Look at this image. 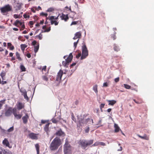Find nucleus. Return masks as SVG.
Segmentation results:
<instances>
[{
  "mask_svg": "<svg viewBox=\"0 0 154 154\" xmlns=\"http://www.w3.org/2000/svg\"><path fill=\"white\" fill-rule=\"evenodd\" d=\"M61 144L60 139L56 137L52 140L49 146L51 150L54 151L57 150Z\"/></svg>",
  "mask_w": 154,
  "mask_h": 154,
  "instance_id": "nucleus-1",
  "label": "nucleus"
},
{
  "mask_svg": "<svg viewBox=\"0 0 154 154\" xmlns=\"http://www.w3.org/2000/svg\"><path fill=\"white\" fill-rule=\"evenodd\" d=\"M93 140H91L87 141L86 140H80L78 142L79 144L81 146L82 149H85L88 146L93 144Z\"/></svg>",
  "mask_w": 154,
  "mask_h": 154,
  "instance_id": "nucleus-2",
  "label": "nucleus"
},
{
  "mask_svg": "<svg viewBox=\"0 0 154 154\" xmlns=\"http://www.w3.org/2000/svg\"><path fill=\"white\" fill-rule=\"evenodd\" d=\"M87 115H81L78 118L79 122L81 126H85L86 125L90 119L89 118H86Z\"/></svg>",
  "mask_w": 154,
  "mask_h": 154,
  "instance_id": "nucleus-3",
  "label": "nucleus"
},
{
  "mask_svg": "<svg viewBox=\"0 0 154 154\" xmlns=\"http://www.w3.org/2000/svg\"><path fill=\"white\" fill-rule=\"evenodd\" d=\"M0 10L1 13L3 14L12 11V7L9 4H7L1 8Z\"/></svg>",
  "mask_w": 154,
  "mask_h": 154,
  "instance_id": "nucleus-4",
  "label": "nucleus"
},
{
  "mask_svg": "<svg viewBox=\"0 0 154 154\" xmlns=\"http://www.w3.org/2000/svg\"><path fill=\"white\" fill-rule=\"evenodd\" d=\"M64 154H71V146L69 144L68 141H66L64 145Z\"/></svg>",
  "mask_w": 154,
  "mask_h": 154,
  "instance_id": "nucleus-5",
  "label": "nucleus"
},
{
  "mask_svg": "<svg viewBox=\"0 0 154 154\" xmlns=\"http://www.w3.org/2000/svg\"><path fill=\"white\" fill-rule=\"evenodd\" d=\"M82 55L81 57V60L85 59L88 56V51L85 45L82 47Z\"/></svg>",
  "mask_w": 154,
  "mask_h": 154,
  "instance_id": "nucleus-6",
  "label": "nucleus"
},
{
  "mask_svg": "<svg viewBox=\"0 0 154 154\" xmlns=\"http://www.w3.org/2000/svg\"><path fill=\"white\" fill-rule=\"evenodd\" d=\"M73 58L72 53H70L68 57L65 59V61L62 62V65L64 66L67 67L69 63L72 61Z\"/></svg>",
  "mask_w": 154,
  "mask_h": 154,
  "instance_id": "nucleus-7",
  "label": "nucleus"
},
{
  "mask_svg": "<svg viewBox=\"0 0 154 154\" xmlns=\"http://www.w3.org/2000/svg\"><path fill=\"white\" fill-rule=\"evenodd\" d=\"M14 108L12 107H8L5 109L4 114L5 116H10L12 113L14 114Z\"/></svg>",
  "mask_w": 154,
  "mask_h": 154,
  "instance_id": "nucleus-8",
  "label": "nucleus"
},
{
  "mask_svg": "<svg viewBox=\"0 0 154 154\" xmlns=\"http://www.w3.org/2000/svg\"><path fill=\"white\" fill-rule=\"evenodd\" d=\"M66 74V72H63V71L61 69H60L57 73L56 78V81L57 82L60 81L61 80L63 74Z\"/></svg>",
  "mask_w": 154,
  "mask_h": 154,
  "instance_id": "nucleus-9",
  "label": "nucleus"
},
{
  "mask_svg": "<svg viewBox=\"0 0 154 154\" xmlns=\"http://www.w3.org/2000/svg\"><path fill=\"white\" fill-rule=\"evenodd\" d=\"M17 109L15 108H14V115L15 117L17 119H19L21 118L22 117V115L21 114H17Z\"/></svg>",
  "mask_w": 154,
  "mask_h": 154,
  "instance_id": "nucleus-10",
  "label": "nucleus"
},
{
  "mask_svg": "<svg viewBox=\"0 0 154 154\" xmlns=\"http://www.w3.org/2000/svg\"><path fill=\"white\" fill-rule=\"evenodd\" d=\"M38 134L31 133L29 134V137L32 139L37 140L38 139Z\"/></svg>",
  "mask_w": 154,
  "mask_h": 154,
  "instance_id": "nucleus-11",
  "label": "nucleus"
},
{
  "mask_svg": "<svg viewBox=\"0 0 154 154\" xmlns=\"http://www.w3.org/2000/svg\"><path fill=\"white\" fill-rule=\"evenodd\" d=\"M17 108L18 110H20L24 107V104L20 102H18L16 104Z\"/></svg>",
  "mask_w": 154,
  "mask_h": 154,
  "instance_id": "nucleus-12",
  "label": "nucleus"
},
{
  "mask_svg": "<svg viewBox=\"0 0 154 154\" xmlns=\"http://www.w3.org/2000/svg\"><path fill=\"white\" fill-rule=\"evenodd\" d=\"M55 134L58 136H64L65 135L64 133L61 129L57 131Z\"/></svg>",
  "mask_w": 154,
  "mask_h": 154,
  "instance_id": "nucleus-13",
  "label": "nucleus"
},
{
  "mask_svg": "<svg viewBox=\"0 0 154 154\" xmlns=\"http://www.w3.org/2000/svg\"><path fill=\"white\" fill-rule=\"evenodd\" d=\"M29 118V116L27 114H26L25 116L22 117V119L24 124H26L27 123Z\"/></svg>",
  "mask_w": 154,
  "mask_h": 154,
  "instance_id": "nucleus-14",
  "label": "nucleus"
},
{
  "mask_svg": "<svg viewBox=\"0 0 154 154\" xmlns=\"http://www.w3.org/2000/svg\"><path fill=\"white\" fill-rule=\"evenodd\" d=\"M60 17L62 20H63L66 21L69 19V17L67 15H65L63 14H62L61 16H60Z\"/></svg>",
  "mask_w": 154,
  "mask_h": 154,
  "instance_id": "nucleus-15",
  "label": "nucleus"
},
{
  "mask_svg": "<svg viewBox=\"0 0 154 154\" xmlns=\"http://www.w3.org/2000/svg\"><path fill=\"white\" fill-rule=\"evenodd\" d=\"M81 33L80 32H78L75 34V36L73 39H76L78 38H80L81 37Z\"/></svg>",
  "mask_w": 154,
  "mask_h": 154,
  "instance_id": "nucleus-16",
  "label": "nucleus"
},
{
  "mask_svg": "<svg viewBox=\"0 0 154 154\" xmlns=\"http://www.w3.org/2000/svg\"><path fill=\"white\" fill-rule=\"evenodd\" d=\"M47 19H49L51 21V25L53 24L55 22L56 20H54V16H49L48 17H47Z\"/></svg>",
  "mask_w": 154,
  "mask_h": 154,
  "instance_id": "nucleus-17",
  "label": "nucleus"
},
{
  "mask_svg": "<svg viewBox=\"0 0 154 154\" xmlns=\"http://www.w3.org/2000/svg\"><path fill=\"white\" fill-rule=\"evenodd\" d=\"M2 143L4 145H5L6 146L10 147L9 146L10 144L7 139L5 138L2 141Z\"/></svg>",
  "mask_w": 154,
  "mask_h": 154,
  "instance_id": "nucleus-18",
  "label": "nucleus"
},
{
  "mask_svg": "<svg viewBox=\"0 0 154 154\" xmlns=\"http://www.w3.org/2000/svg\"><path fill=\"white\" fill-rule=\"evenodd\" d=\"M137 136L139 137L142 139L147 140H149V137L146 134H144L143 136H142L139 135H138Z\"/></svg>",
  "mask_w": 154,
  "mask_h": 154,
  "instance_id": "nucleus-19",
  "label": "nucleus"
},
{
  "mask_svg": "<svg viewBox=\"0 0 154 154\" xmlns=\"http://www.w3.org/2000/svg\"><path fill=\"white\" fill-rule=\"evenodd\" d=\"M6 75V72L4 71H2L0 74V75L2 77V80H5V79L6 77L5 75Z\"/></svg>",
  "mask_w": 154,
  "mask_h": 154,
  "instance_id": "nucleus-20",
  "label": "nucleus"
},
{
  "mask_svg": "<svg viewBox=\"0 0 154 154\" xmlns=\"http://www.w3.org/2000/svg\"><path fill=\"white\" fill-rule=\"evenodd\" d=\"M50 125L49 123H48L46 124L44 128V130L48 134V132L49 131V125Z\"/></svg>",
  "mask_w": 154,
  "mask_h": 154,
  "instance_id": "nucleus-21",
  "label": "nucleus"
},
{
  "mask_svg": "<svg viewBox=\"0 0 154 154\" xmlns=\"http://www.w3.org/2000/svg\"><path fill=\"white\" fill-rule=\"evenodd\" d=\"M60 117H57V119L55 118H53L51 119V121L53 123L56 124L57 123L59 120H60Z\"/></svg>",
  "mask_w": 154,
  "mask_h": 154,
  "instance_id": "nucleus-22",
  "label": "nucleus"
},
{
  "mask_svg": "<svg viewBox=\"0 0 154 154\" xmlns=\"http://www.w3.org/2000/svg\"><path fill=\"white\" fill-rule=\"evenodd\" d=\"M35 147L37 152V154H39L40 146L38 143H36L35 145Z\"/></svg>",
  "mask_w": 154,
  "mask_h": 154,
  "instance_id": "nucleus-23",
  "label": "nucleus"
},
{
  "mask_svg": "<svg viewBox=\"0 0 154 154\" xmlns=\"http://www.w3.org/2000/svg\"><path fill=\"white\" fill-rule=\"evenodd\" d=\"M114 127L115 128V132H118L120 130L122 132V131L120 129L119 127L117 125L115 124L114 125Z\"/></svg>",
  "mask_w": 154,
  "mask_h": 154,
  "instance_id": "nucleus-24",
  "label": "nucleus"
},
{
  "mask_svg": "<svg viewBox=\"0 0 154 154\" xmlns=\"http://www.w3.org/2000/svg\"><path fill=\"white\" fill-rule=\"evenodd\" d=\"M81 21L80 20H78L77 21H73L72 22L71 26L72 25H75L76 24H80L81 23Z\"/></svg>",
  "mask_w": 154,
  "mask_h": 154,
  "instance_id": "nucleus-25",
  "label": "nucleus"
},
{
  "mask_svg": "<svg viewBox=\"0 0 154 154\" xmlns=\"http://www.w3.org/2000/svg\"><path fill=\"white\" fill-rule=\"evenodd\" d=\"M109 105L113 106L116 103V101L115 100H108Z\"/></svg>",
  "mask_w": 154,
  "mask_h": 154,
  "instance_id": "nucleus-26",
  "label": "nucleus"
},
{
  "mask_svg": "<svg viewBox=\"0 0 154 154\" xmlns=\"http://www.w3.org/2000/svg\"><path fill=\"white\" fill-rule=\"evenodd\" d=\"M4 154H12V152L9 150L4 149L3 151Z\"/></svg>",
  "mask_w": 154,
  "mask_h": 154,
  "instance_id": "nucleus-27",
  "label": "nucleus"
},
{
  "mask_svg": "<svg viewBox=\"0 0 154 154\" xmlns=\"http://www.w3.org/2000/svg\"><path fill=\"white\" fill-rule=\"evenodd\" d=\"M27 45L25 44H22L20 45V47L21 50L23 51H24L25 48H26Z\"/></svg>",
  "mask_w": 154,
  "mask_h": 154,
  "instance_id": "nucleus-28",
  "label": "nucleus"
},
{
  "mask_svg": "<svg viewBox=\"0 0 154 154\" xmlns=\"http://www.w3.org/2000/svg\"><path fill=\"white\" fill-rule=\"evenodd\" d=\"M20 23V21L17 20L13 24L16 26L19 27V23Z\"/></svg>",
  "mask_w": 154,
  "mask_h": 154,
  "instance_id": "nucleus-29",
  "label": "nucleus"
},
{
  "mask_svg": "<svg viewBox=\"0 0 154 154\" xmlns=\"http://www.w3.org/2000/svg\"><path fill=\"white\" fill-rule=\"evenodd\" d=\"M16 55L17 58L18 59L19 61L22 60V59L20 57V54L18 52H17L16 53Z\"/></svg>",
  "mask_w": 154,
  "mask_h": 154,
  "instance_id": "nucleus-30",
  "label": "nucleus"
},
{
  "mask_svg": "<svg viewBox=\"0 0 154 154\" xmlns=\"http://www.w3.org/2000/svg\"><path fill=\"white\" fill-rule=\"evenodd\" d=\"M5 99L0 101V109H1L3 105L5 103Z\"/></svg>",
  "mask_w": 154,
  "mask_h": 154,
  "instance_id": "nucleus-31",
  "label": "nucleus"
},
{
  "mask_svg": "<svg viewBox=\"0 0 154 154\" xmlns=\"http://www.w3.org/2000/svg\"><path fill=\"white\" fill-rule=\"evenodd\" d=\"M39 48V45L38 44L37 45L34 46V52L36 53L38 51Z\"/></svg>",
  "mask_w": 154,
  "mask_h": 154,
  "instance_id": "nucleus-32",
  "label": "nucleus"
},
{
  "mask_svg": "<svg viewBox=\"0 0 154 154\" xmlns=\"http://www.w3.org/2000/svg\"><path fill=\"white\" fill-rule=\"evenodd\" d=\"M42 78L46 82H48V77L47 76V75H43L42 76Z\"/></svg>",
  "mask_w": 154,
  "mask_h": 154,
  "instance_id": "nucleus-33",
  "label": "nucleus"
},
{
  "mask_svg": "<svg viewBox=\"0 0 154 154\" xmlns=\"http://www.w3.org/2000/svg\"><path fill=\"white\" fill-rule=\"evenodd\" d=\"M20 69L22 72H25L26 70V69L24 66L23 65H21L20 66Z\"/></svg>",
  "mask_w": 154,
  "mask_h": 154,
  "instance_id": "nucleus-34",
  "label": "nucleus"
},
{
  "mask_svg": "<svg viewBox=\"0 0 154 154\" xmlns=\"http://www.w3.org/2000/svg\"><path fill=\"white\" fill-rule=\"evenodd\" d=\"M20 92L22 93V95L24 94H25V93H27L26 91L23 88H21L20 90Z\"/></svg>",
  "mask_w": 154,
  "mask_h": 154,
  "instance_id": "nucleus-35",
  "label": "nucleus"
},
{
  "mask_svg": "<svg viewBox=\"0 0 154 154\" xmlns=\"http://www.w3.org/2000/svg\"><path fill=\"white\" fill-rule=\"evenodd\" d=\"M114 49L115 51H118L120 50L119 47L117 46L116 45H114Z\"/></svg>",
  "mask_w": 154,
  "mask_h": 154,
  "instance_id": "nucleus-36",
  "label": "nucleus"
},
{
  "mask_svg": "<svg viewBox=\"0 0 154 154\" xmlns=\"http://www.w3.org/2000/svg\"><path fill=\"white\" fill-rule=\"evenodd\" d=\"M97 85H94L93 87V90L96 93H97L98 92V91L97 90Z\"/></svg>",
  "mask_w": 154,
  "mask_h": 154,
  "instance_id": "nucleus-37",
  "label": "nucleus"
},
{
  "mask_svg": "<svg viewBox=\"0 0 154 154\" xmlns=\"http://www.w3.org/2000/svg\"><path fill=\"white\" fill-rule=\"evenodd\" d=\"M124 87L127 89H130L131 88V86L127 84H124Z\"/></svg>",
  "mask_w": 154,
  "mask_h": 154,
  "instance_id": "nucleus-38",
  "label": "nucleus"
},
{
  "mask_svg": "<svg viewBox=\"0 0 154 154\" xmlns=\"http://www.w3.org/2000/svg\"><path fill=\"white\" fill-rule=\"evenodd\" d=\"M23 95V96L24 98L26 99L27 101H28L29 100V98L28 97L27 95V93H25V94H24Z\"/></svg>",
  "mask_w": 154,
  "mask_h": 154,
  "instance_id": "nucleus-39",
  "label": "nucleus"
},
{
  "mask_svg": "<svg viewBox=\"0 0 154 154\" xmlns=\"http://www.w3.org/2000/svg\"><path fill=\"white\" fill-rule=\"evenodd\" d=\"M14 130V127L12 126L10 128L8 129V132H11L13 131Z\"/></svg>",
  "mask_w": 154,
  "mask_h": 154,
  "instance_id": "nucleus-40",
  "label": "nucleus"
},
{
  "mask_svg": "<svg viewBox=\"0 0 154 154\" xmlns=\"http://www.w3.org/2000/svg\"><path fill=\"white\" fill-rule=\"evenodd\" d=\"M42 34L41 33H40L39 35H37L36 36V37H38V39L39 40H41L42 39Z\"/></svg>",
  "mask_w": 154,
  "mask_h": 154,
  "instance_id": "nucleus-41",
  "label": "nucleus"
},
{
  "mask_svg": "<svg viewBox=\"0 0 154 154\" xmlns=\"http://www.w3.org/2000/svg\"><path fill=\"white\" fill-rule=\"evenodd\" d=\"M16 7L18 10H20L21 8V5L20 4L18 3L16 5Z\"/></svg>",
  "mask_w": 154,
  "mask_h": 154,
  "instance_id": "nucleus-42",
  "label": "nucleus"
},
{
  "mask_svg": "<svg viewBox=\"0 0 154 154\" xmlns=\"http://www.w3.org/2000/svg\"><path fill=\"white\" fill-rule=\"evenodd\" d=\"M134 101L137 104H140L142 103V100H140L139 101H137L136 100L134 99Z\"/></svg>",
  "mask_w": 154,
  "mask_h": 154,
  "instance_id": "nucleus-43",
  "label": "nucleus"
},
{
  "mask_svg": "<svg viewBox=\"0 0 154 154\" xmlns=\"http://www.w3.org/2000/svg\"><path fill=\"white\" fill-rule=\"evenodd\" d=\"M54 9L52 8H50L48 9L47 11L49 12H51L54 11Z\"/></svg>",
  "mask_w": 154,
  "mask_h": 154,
  "instance_id": "nucleus-44",
  "label": "nucleus"
},
{
  "mask_svg": "<svg viewBox=\"0 0 154 154\" xmlns=\"http://www.w3.org/2000/svg\"><path fill=\"white\" fill-rule=\"evenodd\" d=\"M1 129V132L2 134H4L5 133L6 131L5 130L2 129V128L0 127Z\"/></svg>",
  "mask_w": 154,
  "mask_h": 154,
  "instance_id": "nucleus-45",
  "label": "nucleus"
},
{
  "mask_svg": "<svg viewBox=\"0 0 154 154\" xmlns=\"http://www.w3.org/2000/svg\"><path fill=\"white\" fill-rule=\"evenodd\" d=\"M116 32L114 33L113 35H112V38L113 39V40H115L116 38Z\"/></svg>",
  "mask_w": 154,
  "mask_h": 154,
  "instance_id": "nucleus-46",
  "label": "nucleus"
},
{
  "mask_svg": "<svg viewBox=\"0 0 154 154\" xmlns=\"http://www.w3.org/2000/svg\"><path fill=\"white\" fill-rule=\"evenodd\" d=\"M99 145V142L97 141L93 145H92V146H96Z\"/></svg>",
  "mask_w": 154,
  "mask_h": 154,
  "instance_id": "nucleus-47",
  "label": "nucleus"
},
{
  "mask_svg": "<svg viewBox=\"0 0 154 154\" xmlns=\"http://www.w3.org/2000/svg\"><path fill=\"white\" fill-rule=\"evenodd\" d=\"M81 52H80L78 53L77 55H76V58L78 59L81 56Z\"/></svg>",
  "mask_w": 154,
  "mask_h": 154,
  "instance_id": "nucleus-48",
  "label": "nucleus"
},
{
  "mask_svg": "<svg viewBox=\"0 0 154 154\" xmlns=\"http://www.w3.org/2000/svg\"><path fill=\"white\" fill-rule=\"evenodd\" d=\"M105 104L104 103H102L100 104V108L101 110V111H102V109L104 108V106H105Z\"/></svg>",
  "mask_w": 154,
  "mask_h": 154,
  "instance_id": "nucleus-49",
  "label": "nucleus"
},
{
  "mask_svg": "<svg viewBox=\"0 0 154 154\" xmlns=\"http://www.w3.org/2000/svg\"><path fill=\"white\" fill-rule=\"evenodd\" d=\"M41 15L43 16H45V17H47V16L48 15V14L47 13H45L44 12H42L41 13Z\"/></svg>",
  "mask_w": 154,
  "mask_h": 154,
  "instance_id": "nucleus-50",
  "label": "nucleus"
},
{
  "mask_svg": "<svg viewBox=\"0 0 154 154\" xmlns=\"http://www.w3.org/2000/svg\"><path fill=\"white\" fill-rule=\"evenodd\" d=\"M51 30V27H49L48 29H46L44 31V32H48Z\"/></svg>",
  "mask_w": 154,
  "mask_h": 154,
  "instance_id": "nucleus-51",
  "label": "nucleus"
},
{
  "mask_svg": "<svg viewBox=\"0 0 154 154\" xmlns=\"http://www.w3.org/2000/svg\"><path fill=\"white\" fill-rule=\"evenodd\" d=\"M23 16L25 18H29L30 17L29 15H27L26 14H24L23 15Z\"/></svg>",
  "mask_w": 154,
  "mask_h": 154,
  "instance_id": "nucleus-52",
  "label": "nucleus"
},
{
  "mask_svg": "<svg viewBox=\"0 0 154 154\" xmlns=\"http://www.w3.org/2000/svg\"><path fill=\"white\" fill-rule=\"evenodd\" d=\"M25 28V26L24 24L22 25V26H21V28L20 29V31L23 30L24 28Z\"/></svg>",
  "mask_w": 154,
  "mask_h": 154,
  "instance_id": "nucleus-53",
  "label": "nucleus"
},
{
  "mask_svg": "<svg viewBox=\"0 0 154 154\" xmlns=\"http://www.w3.org/2000/svg\"><path fill=\"white\" fill-rule=\"evenodd\" d=\"M119 77L116 78L115 79H114L115 82L116 83L119 82Z\"/></svg>",
  "mask_w": 154,
  "mask_h": 154,
  "instance_id": "nucleus-54",
  "label": "nucleus"
},
{
  "mask_svg": "<svg viewBox=\"0 0 154 154\" xmlns=\"http://www.w3.org/2000/svg\"><path fill=\"white\" fill-rule=\"evenodd\" d=\"M79 40V39H78L76 42H74V46L75 48L76 47Z\"/></svg>",
  "mask_w": 154,
  "mask_h": 154,
  "instance_id": "nucleus-55",
  "label": "nucleus"
},
{
  "mask_svg": "<svg viewBox=\"0 0 154 154\" xmlns=\"http://www.w3.org/2000/svg\"><path fill=\"white\" fill-rule=\"evenodd\" d=\"M108 86V84L107 82H105L103 84V87H107Z\"/></svg>",
  "mask_w": 154,
  "mask_h": 154,
  "instance_id": "nucleus-56",
  "label": "nucleus"
},
{
  "mask_svg": "<svg viewBox=\"0 0 154 154\" xmlns=\"http://www.w3.org/2000/svg\"><path fill=\"white\" fill-rule=\"evenodd\" d=\"M99 145H100L103 146L106 145L105 143L103 142H99Z\"/></svg>",
  "mask_w": 154,
  "mask_h": 154,
  "instance_id": "nucleus-57",
  "label": "nucleus"
},
{
  "mask_svg": "<svg viewBox=\"0 0 154 154\" xmlns=\"http://www.w3.org/2000/svg\"><path fill=\"white\" fill-rule=\"evenodd\" d=\"M46 66H44L42 68V71H46Z\"/></svg>",
  "mask_w": 154,
  "mask_h": 154,
  "instance_id": "nucleus-58",
  "label": "nucleus"
},
{
  "mask_svg": "<svg viewBox=\"0 0 154 154\" xmlns=\"http://www.w3.org/2000/svg\"><path fill=\"white\" fill-rule=\"evenodd\" d=\"M36 43H37V42L36 41L34 40L32 42V45H36Z\"/></svg>",
  "mask_w": 154,
  "mask_h": 154,
  "instance_id": "nucleus-59",
  "label": "nucleus"
},
{
  "mask_svg": "<svg viewBox=\"0 0 154 154\" xmlns=\"http://www.w3.org/2000/svg\"><path fill=\"white\" fill-rule=\"evenodd\" d=\"M14 48V47L13 45H12L9 48V49L11 50H13Z\"/></svg>",
  "mask_w": 154,
  "mask_h": 154,
  "instance_id": "nucleus-60",
  "label": "nucleus"
},
{
  "mask_svg": "<svg viewBox=\"0 0 154 154\" xmlns=\"http://www.w3.org/2000/svg\"><path fill=\"white\" fill-rule=\"evenodd\" d=\"M14 18L17 19L19 18V16L17 14H15L14 15Z\"/></svg>",
  "mask_w": 154,
  "mask_h": 154,
  "instance_id": "nucleus-61",
  "label": "nucleus"
},
{
  "mask_svg": "<svg viewBox=\"0 0 154 154\" xmlns=\"http://www.w3.org/2000/svg\"><path fill=\"white\" fill-rule=\"evenodd\" d=\"M1 84L2 85H4V84H6L7 83V82L6 81H2L1 82Z\"/></svg>",
  "mask_w": 154,
  "mask_h": 154,
  "instance_id": "nucleus-62",
  "label": "nucleus"
},
{
  "mask_svg": "<svg viewBox=\"0 0 154 154\" xmlns=\"http://www.w3.org/2000/svg\"><path fill=\"white\" fill-rule=\"evenodd\" d=\"M26 56L29 58H30L31 57V54H26Z\"/></svg>",
  "mask_w": 154,
  "mask_h": 154,
  "instance_id": "nucleus-63",
  "label": "nucleus"
},
{
  "mask_svg": "<svg viewBox=\"0 0 154 154\" xmlns=\"http://www.w3.org/2000/svg\"><path fill=\"white\" fill-rule=\"evenodd\" d=\"M29 24L31 25H33L34 23L32 21H31L29 22Z\"/></svg>",
  "mask_w": 154,
  "mask_h": 154,
  "instance_id": "nucleus-64",
  "label": "nucleus"
}]
</instances>
